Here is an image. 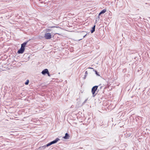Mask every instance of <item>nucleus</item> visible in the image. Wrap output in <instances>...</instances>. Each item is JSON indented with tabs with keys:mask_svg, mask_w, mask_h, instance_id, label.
Instances as JSON below:
<instances>
[{
	"mask_svg": "<svg viewBox=\"0 0 150 150\" xmlns=\"http://www.w3.org/2000/svg\"><path fill=\"white\" fill-rule=\"evenodd\" d=\"M47 75H48V76H50V74H49V72L48 71V73H47Z\"/></svg>",
	"mask_w": 150,
	"mask_h": 150,
	"instance_id": "12",
	"label": "nucleus"
},
{
	"mask_svg": "<svg viewBox=\"0 0 150 150\" xmlns=\"http://www.w3.org/2000/svg\"><path fill=\"white\" fill-rule=\"evenodd\" d=\"M45 37L46 39H49L51 38V35L50 33H46L45 34Z\"/></svg>",
	"mask_w": 150,
	"mask_h": 150,
	"instance_id": "4",
	"label": "nucleus"
},
{
	"mask_svg": "<svg viewBox=\"0 0 150 150\" xmlns=\"http://www.w3.org/2000/svg\"><path fill=\"white\" fill-rule=\"evenodd\" d=\"M95 25H94L92 28V29L91 30V32L92 33H93L95 30Z\"/></svg>",
	"mask_w": 150,
	"mask_h": 150,
	"instance_id": "8",
	"label": "nucleus"
},
{
	"mask_svg": "<svg viewBox=\"0 0 150 150\" xmlns=\"http://www.w3.org/2000/svg\"><path fill=\"white\" fill-rule=\"evenodd\" d=\"M63 138L65 139H68L69 138V135L67 133H66L65 136Z\"/></svg>",
	"mask_w": 150,
	"mask_h": 150,
	"instance_id": "6",
	"label": "nucleus"
},
{
	"mask_svg": "<svg viewBox=\"0 0 150 150\" xmlns=\"http://www.w3.org/2000/svg\"><path fill=\"white\" fill-rule=\"evenodd\" d=\"M53 27H51V28H53Z\"/></svg>",
	"mask_w": 150,
	"mask_h": 150,
	"instance_id": "15",
	"label": "nucleus"
},
{
	"mask_svg": "<svg viewBox=\"0 0 150 150\" xmlns=\"http://www.w3.org/2000/svg\"><path fill=\"white\" fill-rule=\"evenodd\" d=\"M59 140V139L58 138H56L55 140L51 142H50L48 143L47 145L44 146H42V147H40L39 148H45L46 147H48V146H50L52 144L56 143L57 142H58Z\"/></svg>",
	"mask_w": 150,
	"mask_h": 150,
	"instance_id": "2",
	"label": "nucleus"
},
{
	"mask_svg": "<svg viewBox=\"0 0 150 150\" xmlns=\"http://www.w3.org/2000/svg\"><path fill=\"white\" fill-rule=\"evenodd\" d=\"M86 35H85L84 36H83V38H84L85 36Z\"/></svg>",
	"mask_w": 150,
	"mask_h": 150,
	"instance_id": "14",
	"label": "nucleus"
},
{
	"mask_svg": "<svg viewBox=\"0 0 150 150\" xmlns=\"http://www.w3.org/2000/svg\"><path fill=\"white\" fill-rule=\"evenodd\" d=\"M95 71L96 74L97 75H98V76H100V75L98 74V73L96 71Z\"/></svg>",
	"mask_w": 150,
	"mask_h": 150,
	"instance_id": "11",
	"label": "nucleus"
},
{
	"mask_svg": "<svg viewBox=\"0 0 150 150\" xmlns=\"http://www.w3.org/2000/svg\"><path fill=\"white\" fill-rule=\"evenodd\" d=\"M48 69H45L42 71V73L43 75H45L46 74H47V73H48Z\"/></svg>",
	"mask_w": 150,
	"mask_h": 150,
	"instance_id": "5",
	"label": "nucleus"
},
{
	"mask_svg": "<svg viewBox=\"0 0 150 150\" xmlns=\"http://www.w3.org/2000/svg\"><path fill=\"white\" fill-rule=\"evenodd\" d=\"M98 88V86H93L91 92L93 97L95 96L96 95L95 93L97 89Z\"/></svg>",
	"mask_w": 150,
	"mask_h": 150,
	"instance_id": "3",
	"label": "nucleus"
},
{
	"mask_svg": "<svg viewBox=\"0 0 150 150\" xmlns=\"http://www.w3.org/2000/svg\"><path fill=\"white\" fill-rule=\"evenodd\" d=\"M27 43V42H25L21 44V48L18 51V53L22 54L24 52L25 50V47Z\"/></svg>",
	"mask_w": 150,
	"mask_h": 150,
	"instance_id": "1",
	"label": "nucleus"
},
{
	"mask_svg": "<svg viewBox=\"0 0 150 150\" xmlns=\"http://www.w3.org/2000/svg\"><path fill=\"white\" fill-rule=\"evenodd\" d=\"M90 68V69H92V68Z\"/></svg>",
	"mask_w": 150,
	"mask_h": 150,
	"instance_id": "16",
	"label": "nucleus"
},
{
	"mask_svg": "<svg viewBox=\"0 0 150 150\" xmlns=\"http://www.w3.org/2000/svg\"><path fill=\"white\" fill-rule=\"evenodd\" d=\"M29 81L28 80H27L25 82V84L26 85H28L29 83Z\"/></svg>",
	"mask_w": 150,
	"mask_h": 150,
	"instance_id": "9",
	"label": "nucleus"
},
{
	"mask_svg": "<svg viewBox=\"0 0 150 150\" xmlns=\"http://www.w3.org/2000/svg\"><path fill=\"white\" fill-rule=\"evenodd\" d=\"M106 11V10L104 9L101 12H100L98 16H100L101 14L103 13H105Z\"/></svg>",
	"mask_w": 150,
	"mask_h": 150,
	"instance_id": "7",
	"label": "nucleus"
},
{
	"mask_svg": "<svg viewBox=\"0 0 150 150\" xmlns=\"http://www.w3.org/2000/svg\"><path fill=\"white\" fill-rule=\"evenodd\" d=\"M50 30H51L50 29H47V31H50Z\"/></svg>",
	"mask_w": 150,
	"mask_h": 150,
	"instance_id": "13",
	"label": "nucleus"
},
{
	"mask_svg": "<svg viewBox=\"0 0 150 150\" xmlns=\"http://www.w3.org/2000/svg\"><path fill=\"white\" fill-rule=\"evenodd\" d=\"M100 16H98V17L96 19V21L97 22L98 21L100 18Z\"/></svg>",
	"mask_w": 150,
	"mask_h": 150,
	"instance_id": "10",
	"label": "nucleus"
}]
</instances>
